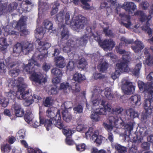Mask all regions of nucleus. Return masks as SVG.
Returning a JSON list of instances; mask_svg holds the SVG:
<instances>
[{
	"instance_id": "nucleus-1",
	"label": "nucleus",
	"mask_w": 153,
	"mask_h": 153,
	"mask_svg": "<svg viewBox=\"0 0 153 153\" xmlns=\"http://www.w3.org/2000/svg\"><path fill=\"white\" fill-rule=\"evenodd\" d=\"M138 85L140 91H146L147 94V98L144 100L143 106L146 113L148 115H150L153 109V106L152 105L153 103V82H151L148 84L141 82H138Z\"/></svg>"
},
{
	"instance_id": "nucleus-2",
	"label": "nucleus",
	"mask_w": 153,
	"mask_h": 153,
	"mask_svg": "<svg viewBox=\"0 0 153 153\" xmlns=\"http://www.w3.org/2000/svg\"><path fill=\"white\" fill-rule=\"evenodd\" d=\"M65 24L70 25L72 28L76 30L83 28L87 22V19L81 15L79 16L74 21H71L69 14L68 13L65 14Z\"/></svg>"
},
{
	"instance_id": "nucleus-3",
	"label": "nucleus",
	"mask_w": 153,
	"mask_h": 153,
	"mask_svg": "<svg viewBox=\"0 0 153 153\" xmlns=\"http://www.w3.org/2000/svg\"><path fill=\"white\" fill-rule=\"evenodd\" d=\"M37 41L39 46H40L39 50L40 53L37 55V53H38L39 52H36L32 56V59L34 61L36 60L40 61H44L46 59L47 50L51 47V44L47 42H42L39 39L37 40Z\"/></svg>"
},
{
	"instance_id": "nucleus-4",
	"label": "nucleus",
	"mask_w": 153,
	"mask_h": 153,
	"mask_svg": "<svg viewBox=\"0 0 153 153\" xmlns=\"http://www.w3.org/2000/svg\"><path fill=\"white\" fill-rule=\"evenodd\" d=\"M33 49V44L27 42L23 44L17 43L13 48V51L16 53H20L22 52L26 55L29 52L32 51Z\"/></svg>"
},
{
	"instance_id": "nucleus-5",
	"label": "nucleus",
	"mask_w": 153,
	"mask_h": 153,
	"mask_svg": "<svg viewBox=\"0 0 153 153\" xmlns=\"http://www.w3.org/2000/svg\"><path fill=\"white\" fill-rule=\"evenodd\" d=\"M123 111V109L120 106L112 108L111 109L112 114L115 116H111L108 118V120L111 123H114L115 125L118 124L119 120L120 118V116L122 112Z\"/></svg>"
},
{
	"instance_id": "nucleus-6",
	"label": "nucleus",
	"mask_w": 153,
	"mask_h": 153,
	"mask_svg": "<svg viewBox=\"0 0 153 153\" xmlns=\"http://www.w3.org/2000/svg\"><path fill=\"white\" fill-rule=\"evenodd\" d=\"M77 45L75 44V42L72 39L68 40L66 43L65 46L62 48L63 51L67 53L69 55L74 57L77 50Z\"/></svg>"
},
{
	"instance_id": "nucleus-7",
	"label": "nucleus",
	"mask_w": 153,
	"mask_h": 153,
	"mask_svg": "<svg viewBox=\"0 0 153 153\" xmlns=\"http://www.w3.org/2000/svg\"><path fill=\"white\" fill-rule=\"evenodd\" d=\"M94 39L97 41L100 46L105 49L111 50L115 45V42L112 39H105L102 41L99 36H94Z\"/></svg>"
},
{
	"instance_id": "nucleus-8",
	"label": "nucleus",
	"mask_w": 153,
	"mask_h": 153,
	"mask_svg": "<svg viewBox=\"0 0 153 153\" xmlns=\"http://www.w3.org/2000/svg\"><path fill=\"white\" fill-rule=\"evenodd\" d=\"M10 59V58L9 57L6 60V62L9 68H12L15 67V68H14L9 71V74L12 77H15L18 75L19 73L20 72V65L18 62L9 63L8 60Z\"/></svg>"
},
{
	"instance_id": "nucleus-9",
	"label": "nucleus",
	"mask_w": 153,
	"mask_h": 153,
	"mask_svg": "<svg viewBox=\"0 0 153 153\" xmlns=\"http://www.w3.org/2000/svg\"><path fill=\"white\" fill-rule=\"evenodd\" d=\"M25 16H22L17 22L15 28L20 31L21 36L26 35L28 34V31L25 25Z\"/></svg>"
},
{
	"instance_id": "nucleus-10",
	"label": "nucleus",
	"mask_w": 153,
	"mask_h": 153,
	"mask_svg": "<svg viewBox=\"0 0 153 153\" xmlns=\"http://www.w3.org/2000/svg\"><path fill=\"white\" fill-rule=\"evenodd\" d=\"M122 89L125 94H129L133 93L135 87L132 85V83L125 80H122Z\"/></svg>"
},
{
	"instance_id": "nucleus-11",
	"label": "nucleus",
	"mask_w": 153,
	"mask_h": 153,
	"mask_svg": "<svg viewBox=\"0 0 153 153\" xmlns=\"http://www.w3.org/2000/svg\"><path fill=\"white\" fill-rule=\"evenodd\" d=\"M123 54L122 57V59L123 61L117 63V66L120 69H122V67H123L124 68H125V70L126 69L128 71V64L130 58V53L126 51V52L124 53Z\"/></svg>"
},
{
	"instance_id": "nucleus-12",
	"label": "nucleus",
	"mask_w": 153,
	"mask_h": 153,
	"mask_svg": "<svg viewBox=\"0 0 153 153\" xmlns=\"http://www.w3.org/2000/svg\"><path fill=\"white\" fill-rule=\"evenodd\" d=\"M35 65L39 67L40 66V64L36 61H33L32 59L29 60L28 64H26L24 67V70L26 72L27 74H30L35 71V69L34 67Z\"/></svg>"
},
{
	"instance_id": "nucleus-13",
	"label": "nucleus",
	"mask_w": 153,
	"mask_h": 153,
	"mask_svg": "<svg viewBox=\"0 0 153 153\" xmlns=\"http://www.w3.org/2000/svg\"><path fill=\"white\" fill-rule=\"evenodd\" d=\"M19 88V91L18 92L19 93L20 95L21 96V98L25 100V105L26 106L28 104L27 101L28 100H30V99H29V98L31 97L32 95V93L31 92H29V90L25 91L26 88Z\"/></svg>"
},
{
	"instance_id": "nucleus-14",
	"label": "nucleus",
	"mask_w": 153,
	"mask_h": 153,
	"mask_svg": "<svg viewBox=\"0 0 153 153\" xmlns=\"http://www.w3.org/2000/svg\"><path fill=\"white\" fill-rule=\"evenodd\" d=\"M142 139L140 137L136 135L133 137L132 141L133 142L132 146L128 150V153H137L138 152L137 148L135 143H139L141 142Z\"/></svg>"
},
{
	"instance_id": "nucleus-15",
	"label": "nucleus",
	"mask_w": 153,
	"mask_h": 153,
	"mask_svg": "<svg viewBox=\"0 0 153 153\" xmlns=\"http://www.w3.org/2000/svg\"><path fill=\"white\" fill-rule=\"evenodd\" d=\"M31 74L30 78L31 81L39 84L45 82L46 79L45 78H43L41 74H38L35 71Z\"/></svg>"
},
{
	"instance_id": "nucleus-16",
	"label": "nucleus",
	"mask_w": 153,
	"mask_h": 153,
	"mask_svg": "<svg viewBox=\"0 0 153 153\" xmlns=\"http://www.w3.org/2000/svg\"><path fill=\"white\" fill-rule=\"evenodd\" d=\"M40 122L41 124H44L47 131H48L53 127L54 121L52 119H45L43 117H42L40 115L39 116Z\"/></svg>"
},
{
	"instance_id": "nucleus-17",
	"label": "nucleus",
	"mask_w": 153,
	"mask_h": 153,
	"mask_svg": "<svg viewBox=\"0 0 153 153\" xmlns=\"http://www.w3.org/2000/svg\"><path fill=\"white\" fill-rule=\"evenodd\" d=\"M134 15L138 17L140 21L142 22H143L147 20H150L152 18L150 15L147 16L143 11L140 10H138L134 12Z\"/></svg>"
},
{
	"instance_id": "nucleus-18",
	"label": "nucleus",
	"mask_w": 153,
	"mask_h": 153,
	"mask_svg": "<svg viewBox=\"0 0 153 153\" xmlns=\"http://www.w3.org/2000/svg\"><path fill=\"white\" fill-rule=\"evenodd\" d=\"M130 106L134 107L136 105H140L141 103L140 96L138 94L132 95L129 99Z\"/></svg>"
},
{
	"instance_id": "nucleus-19",
	"label": "nucleus",
	"mask_w": 153,
	"mask_h": 153,
	"mask_svg": "<svg viewBox=\"0 0 153 153\" xmlns=\"http://www.w3.org/2000/svg\"><path fill=\"white\" fill-rule=\"evenodd\" d=\"M54 125L60 129H63L65 127V125L62 120H61L60 112L58 111L56 115V118L54 120Z\"/></svg>"
},
{
	"instance_id": "nucleus-20",
	"label": "nucleus",
	"mask_w": 153,
	"mask_h": 153,
	"mask_svg": "<svg viewBox=\"0 0 153 153\" xmlns=\"http://www.w3.org/2000/svg\"><path fill=\"white\" fill-rule=\"evenodd\" d=\"M126 113L124 118L125 121L128 120L130 119H133L138 116L137 112L131 108L127 109Z\"/></svg>"
},
{
	"instance_id": "nucleus-21",
	"label": "nucleus",
	"mask_w": 153,
	"mask_h": 153,
	"mask_svg": "<svg viewBox=\"0 0 153 153\" xmlns=\"http://www.w3.org/2000/svg\"><path fill=\"white\" fill-rule=\"evenodd\" d=\"M13 106L14 112L16 116L17 117H22L24 115V110L20 105L15 103Z\"/></svg>"
},
{
	"instance_id": "nucleus-22",
	"label": "nucleus",
	"mask_w": 153,
	"mask_h": 153,
	"mask_svg": "<svg viewBox=\"0 0 153 153\" xmlns=\"http://www.w3.org/2000/svg\"><path fill=\"white\" fill-rule=\"evenodd\" d=\"M123 7L125 10L129 12L134 11L137 8V6L134 2H125Z\"/></svg>"
},
{
	"instance_id": "nucleus-23",
	"label": "nucleus",
	"mask_w": 153,
	"mask_h": 153,
	"mask_svg": "<svg viewBox=\"0 0 153 153\" xmlns=\"http://www.w3.org/2000/svg\"><path fill=\"white\" fill-rule=\"evenodd\" d=\"M61 27L62 28V30L61 32L62 40L64 41L68 39L70 35L69 32L68 28L64 25H62Z\"/></svg>"
},
{
	"instance_id": "nucleus-24",
	"label": "nucleus",
	"mask_w": 153,
	"mask_h": 153,
	"mask_svg": "<svg viewBox=\"0 0 153 153\" xmlns=\"http://www.w3.org/2000/svg\"><path fill=\"white\" fill-rule=\"evenodd\" d=\"M88 40V37L86 35H84L79 39H76L75 44L77 45V48L79 46H85Z\"/></svg>"
},
{
	"instance_id": "nucleus-25",
	"label": "nucleus",
	"mask_w": 153,
	"mask_h": 153,
	"mask_svg": "<svg viewBox=\"0 0 153 153\" xmlns=\"http://www.w3.org/2000/svg\"><path fill=\"white\" fill-rule=\"evenodd\" d=\"M55 61L56 66L59 68H62L66 65L64 59L62 56L56 57L54 58Z\"/></svg>"
},
{
	"instance_id": "nucleus-26",
	"label": "nucleus",
	"mask_w": 153,
	"mask_h": 153,
	"mask_svg": "<svg viewBox=\"0 0 153 153\" xmlns=\"http://www.w3.org/2000/svg\"><path fill=\"white\" fill-rule=\"evenodd\" d=\"M135 46H132L131 48L136 53L140 51L144 48V46L141 41L136 40L135 42Z\"/></svg>"
},
{
	"instance_id": "nucleus-27",
	"label": "nucleus",
	"mask_w": 153,
	"mask_h": 153,
	"mask_svg": "<svg viewBox=\"0 0 153 153\" xmlns=\"http://www.w3.org/2000/svg\"><path fill=\"white\" fill-rule=\"evenodd\" d=\"M122 69L119 68L117 66V64L116 65V70L114 72L111 74V77L113 79H115L119 77L121 73L124 72H127L128 71L126 69L125 70L123 67H122Z\"/></svg>"
},
{
	"instance_id": "nucleus-28",
	"label": "nucleus",
	"mask_w": 153,
	"mask_h": 153,
	"mask_svg": "<svg viewBox=\"0 0 153 153\" xmlns=\"http://www.w3.org/2000/svg\"><path fill=\"white\" fill-rule=\"evenodd\" d=\"M135 123L133 120L125 124L124 128L126 132L129 135L131 134V131L133 130Z\"/></svg>"
},
{
	"instance_id": "nucleus-29",
	"label": "nucleus",
	"mask_w": 153,
	"mask_h": 153,
	"mask_svg": "<svg viewBox=\"0 0 153 153\" xmlns=\"http://www.w3.org/2000/svg\"><path fill=\"white\" fill-rule=\"evenodd\" d=\"M111 109V105H108L105 107L97 109L96 111L100 115H105L106 114L107 112H109Z\"/></svg>"
},
{
	"instance_id": "nucleus-30",
	"label": "nucleus",
	"mask_w": 153,
	"mask_h": 153,
	"mask_svg": "<svg viewBox=\"0 0 153 153\" xmlns=\"http://www.w3.org/2000/svg\"><path fill=\"white\" fill-rule=\"evenodd\" d=\"M73 79L75 81L79 83L85 80V78L84 75L78 72H76L74 74Z\"/></svg>"
},
{
	"instance_id": "nucleus-31",
	"label": "nucleus",
	"mask_w": 153,
	"mask_h": 153,
	"mask_svg": "<svg viewBox=\"0 0 153 153\" xmlns=\"http://www.w3.org/2000/svg\"><path fill=\"white\" fill-rule=\"evenodd\" d=\"M141 66L142 63L140 62L136 65L135 68L131 69L130 71L132 74L136 76H138L139 75Z\"/></svg>"
},
{
	"instance_id": "nucleus-32",
	"label": "nucleus",
	"mask_w": 153,
	"mask_h": 153,
	"mask_svg": "<svg viewBox=\"0 0 153 153\" xmlns=\"http://www.w3.org/2000/svg\"><path fill=\"white\" fill-rule=\"evenodd\" d=\"M62 113L63 120L66 122H70L72 119L71 115L67 111H63Z\"/></svg>"
},
{
	"instance_id": "nucleus-33",
	"label": "nucleus",
	"mask_w": 153,
	"mask_h": 153,
	"mask_svg": "<svg viewBox=\"0 0 153 153\" xmlns=\"http://www.w3.org/2000/svg\"><path fill=\"white\" fill-rule=\"evenodd\" d=\"M64 13L63 12L60 11L59 13L57 14L54 18L55 21L56 23L59 24L63 22L64 19Z\"/></svg>"
},
{
	"instance_id": "nucleus-34",
	"label": "nucleus",
	"mask_w": 153,
	"mask_h": 153,
	"mask_svg": "<svg viewBox=\"0 0 153 153\" xmlns=\"http://www.w3.org/2000/svg\"><path fill=\"white\" fill-rule=\"evenodd\" d=\"M16 86L18 88V91H19V88H26L27 87V85L24 83V79L23 78L19 77L16 82Z\"/></svg>"
},
{
	"instance_id": "nucleus-35",
	"label": "nucleus",
	"mask_w": 153,
	"mask_h": 153,
	"mask_svg": "<svg viewBox=\"0 0 153 153\" xmlns=\"http://www.w3.org/2000/svg\"><path fill=\"white\" fill-rule=\"evenodd\" d=\"M115 149L119 153H125L127 151L126 147L122 146L118 143H116L114 145Z\"/></svg>"
},
{
	"instance_id": "nucleus-36",
	"label": "nucleus",
	"mask_w": 153,
	"mask_h": 153,
	"mask_svg": "<svg viewBox=\"0 0 153 153\" xmlns=\"http://www.w3.org/2000/svg\"><path fill=\"white\" fill-rule=\"evenodd\" d=\"M108 63L106 62L100 63L98 65L97 68L100 72H104L107 69L108 67Z\"/></svg>"
},
{
	"instance_id": "nucleus-37",
	"label": "nucleus",
	"mask_w": 153,
	"mask_h": 153,
	"mask_svg": "<svg viewBox=\"0 0 153 153\" xmlns=\"http://www.w3.org/2000/svg\"><path fill=\"white\" fill-rule=\"evenodd\" d=\"M95 139V142L99 145H100L102 141L105 140V138L102 136H98L97 134L94 135L92 136V139Z\"/></svg>"
},
{
	"instance_id": "nucleus-38",
	"label": "nucleus",
	"mask_w": 153,
	"mask_h": 153,
	"mask_svg": "<svg viewBox=\"0 0 153 153\" xmlns=\"http://www.w3.org/2000/svg\"><path fill=\"white\" fill-rule=\"evenodd\" d=\"M10 145L7 143L2 144L1 146V151L2 153H8L11 149Z\"/></svg>"
},
{
	"instance_id": "nucleus-39",
	"label": "nucleus",
	"mask_w": 153,
	"mask_h": 153,
	"mask_svg": "<svg viewBox=\"0 0 153 153\" xmlns=\"http://www.w3.org/2000/svg\"><path fill=\"white\" fill-rule=\"evenodd\" d=\"M146 21V24L143 26L142 29L143 30L147 31L148 34L149 35L152 34V30L149 27L150 25L149 22V20Z\"/></svg>"
},
{
	"instance_id": "nucleus-40",
	"label": "nucleus",
	"mask_w": 153,
	"mask_h": 153,
	"mask_svg": "<svg viewBox=\"0 0 153 153\" xmlns=\"http://www.w3.org/2000/svg\"><path fill=\"white\" fill-rule=\"evenodd\" d=\"M42 98L37 95L34 94L32 97V98L30 100H28L27 101L28 103V105H27V106H29L30 105L33 103L34 101L36 102H38L39 100H41Z\"/></svg>"
},
{
	"instance_id": "nucleus-41",
	"label": "nucleus",
	"mask_w": 153,
	"mask_h": 153,
	"mask_svg": "<svg viewBox=\"0 0 153 153\" xmlns=\"http://www.w3.org/2000/svg\"><path fill=\"white\" fill-rule=\"evenodd\" d=\"M43 25L44 27L48 30H55L54 29L53 30V24L52 22L46 19L43 22Z\"/></svg>"
},
{
	"instance_id": "nucleus-42",
	"label": "nucleus",
	"mask_w": 153,
	"mask_h": 153,
	"mask_svg": "<svg viewBox=\"0 0 153 153\" xmlns=\"http://www.w3.org/2000/svg\"><path fill=\"white\" fill-rule=\"evenodd\" d=\"M87 65L86 60L84 58H82L79 61L77 66L79 68L83 69Z\"/></svg>"
},
{
	"instance_id": "nucleus-43",
	"label": "nucleus",
	"mask_w": 153,
	"mask_h": 153,
	"mask_svg": "<svg viewBox=\"0 0 153 153\" xmlns=\"http://www.w3.org/2000/svg\"><path fill=\"white\" fill-rule=\"evenodd\" d=\"M52 74L57 77H61L62 75V71L56 68H53L51 70Z\"/></svg>"
},
{
	"instance_id": "nucleus-44",
	"label": "nucleus",
	"mask_w": 153,
	"mask_h": 153,
	"mask_svg": "<svg viewBox=\"0 0 153 153\" xmlns=\"http://www.w3.org/2000/svg\"><path fill=\"white\" fill-rule=\"evenodd\" d=\"M123 17V18H124L126 19V21L127 23H125L122 21L121 24L127 28L129 27L131 25L130 17L127 15H124Z\"/></svg>"
},
{
	"instance_id": "nucleus-45",
	"label": "nucleus",
	"mask_w": 153,
	"mask_h": 153,
	"mask_svg": "<svg viewBox=\"0 0 153 153\" xmlns=\"http://www.w3.org/2000/svg\"><path fill=\"white\" fill-rule=\"evenodd\" d=\"M59 6V4L58 3V1H56L54 2V4L51 13V16L53 15L57 12Z\"/></svg>"
},
{
	"instance_id": "nucleus-46",
	"label": "nucleus",
	"mask_w": 153,
	"mask_h": 153,
	"mask_svg": "<svg viewBox=\"0 0 153 153\" xmlns=\"http://www.w3.org/2000/svg\"><path fill=\"white\" fill-rule=\"evenodd\" d=\"M99 114L96 111L95 112L92 114L91 118L93 121L94 122H97L100 120V117Z\"/></svg>"
},
{
	"instance_id": "nucleus-47",
	"label": "nucleus",
	"mask_w": 153,
	"mask_h": 153,
	"mask_svg": "<svg viewBox=\"0 0 153 153\" xmlns=\"http://www.w3.org/2000/svg\"><path fill=\"white\" fill-rule=\"evenodd\" d=\"M76 148L78 151L83 152L87 148L86 145L84 143H80L77 144L76 143Z\"/></svg>"
},
{
	"instance_id": "nucleus-48",
	"label": "nucleus",
	"mask_w": 153,
	"mask_h": 153,
	"mask_svg": "<svg viewBox=\"0 0 153 153\" xmlns=\"http://www.w3.org/2000/svg\"><path fill=\"white\" fill-rule=\"evenodd\" d=\"M16 94L13 91H10L5 93V95L9 100H14L16 97Z\"/></svg>"
},
{
	"instance_id": "nucleus-49",
	"label": "nucleus",
	"mask_w": 153,
	"mask_h": 153,
	"mask_svg": "<svg viewBox=\"0 0 153 153\" xmlns=\"http://www.w3.org/2000/svg\"><path fill=\"white\" fill-rule=\"evenodd\" d=\"M32 114L30 111H27L24 116L25 120L27 123H29L32 119Z\"/></svg>"
},
{
	"instance_id": "nucleus-50",
	"label": "nucleus",
	"mask_w": 153,
	"mask_h": 153,
	"mask_svg": "<svg viewBox=\"0 0 153 153\" xmlns=\"http://www.w3.org/2000/svg\"><path fill=\"white\" fill-rule=\"evenodd\" d=\"M51 97H48L46 98L43 103L45 106L49 107L52 105V103L51 102Z\"/></svg>"
},
{
	"instance_id": "nucleus-51",
	"label": "nucleus",
	"mask_w": 153,
	"mask_h": 153,
	"mask_svg": "<svg viewBox=\"0 0 153 153\" xmlns=\"http://www.w3.org/2000/svg\"><path fill=\"white\" fill-rule=\"evenodd\" d=\"M47 115L48 117L50 118V119H52L53 120H54L56 118V116H55L54 112L51 110V108H48L46 111Z\"/></svg>"
},
{
	"instance_id": "nucleus-52",
	"label": "nucleus",
	"mask_w": 153,
	"mask_h": 153,
	"mask_svg": "<svg viewBox=\"0 0 153 153\" xmlns=\"http://www.w3.org/2000/svg\"><path fill=\"white\" fill-rule=\"evenodd\" d=\"M80 1L81 3L84 5L82 7L84 9L88 10L90 9V5L87 2L91 1V0H80Z\"/></svg>"
},
{
	"instance_id": "nucleus-53",
	"label": "nucleus",
	"mask_w": 153,
	"mask_h": 153,
	"mask_svg": "<svg viewBox=\"0 0 153 153\" xmlns=\"http://www.w3.org/2000/svg\"><path fill=\"white\" fill-rule=\"evenodd\" d=\"M104 94L106 98L108 100H110L112 99V94L111 93V91L109 88H106L105 89Z\"/></svg>"
},
{
	"instance_id": "nucleus-54",
	"label": "nucleus",
	"mask_w": 153,
	"mask_h": 153,
	"mask_svg": "<svg viewBox=\"0 0 153 153\" xmlns=\"http://www.w3.org/2000/svg\"><path fill=\"white\" fill-rule=\"evenodd\" d=\"M74 68V61L70 60L67 66H66V70L67 71H71L73 70Z\"/></svg>"
},
{
	"instance_id": "nucleus-55",
	"label": "nucleus",
	"mask_w": 153,
	"mask_h": 153,
	"mask_svg": "<svg viewBox=\"0 0 153 153\" xmlns=\"http://www.w3.org/2000/svg\"><path fill=\"white\" fill-rule=\"evenodd\" d=\"M73 109L76 114H80L82 112L83 108L82 106L79 104L74 107Z\"/></svg>"
},
{
	"instance_id": "nucleus-56",
	"label": "nucleus",
	"mask_w": 153,
	"mask_h": 153,
	"mask_svg": "<svg viewBox=\"0 0 153 153\" xmlns=\"http://www.w3.org/2000/svg\"><path fill=\"white\" fill-rule=\"evenodd\" d=\"M150 144L149 142L143 143L141 145V147L143 150H148L150 149Z\"/></svg>"
},
{
	"instance_id": "nucleus-57",
	"label": "nucleus",
	"mask_w": 153,
	"mask_h": 153,
	"mask_svg": "<svg viewBox=\"0 0 153 153\" xmlns=\"http://www.w3.org/2000/svg\"><path fill=\"white\" fill-rule=\"evenodd\" d=\"M58 88L56 85L52 86L49 91V93L51 94H56L58 92Z\"/></svg>"
},
{
	"instance_id": "nucleus-58",
	"label": "nucleus",
	"mask_w": 153,
	"mask_h": 153,
	"mask_svg": "<svg viewBox=\"0 0 153 153\" xmlns=\"http://www.w3.org/2000/svg\"><path fill=\"white\" fill-rule=\"evenodd\" d=\"M63 133L65 135L66 137H70L73 134V131L69 129H63Z\"/></svg>"
},
{
	"instance_id": "nucleus-59",
	"label": "nucleus",
	"mask_w": 153,
	"mask_h": 153,
	"mask_svg": "<svg viewBox=\"0 0 153 153\" xmlns=\"http://www.w3.org/2000/svg\"><path fill=\"white\" fill-rule=\"evenodd\" d=\"M122 45V43H120L119 44L118 46H116L115 47L116 52L117 53H119L120 54H123L124 53L126 52V51L121 49V46Z\"/></svg>"
},
{
	"instance_id": "nucleus-60",
	"label": "nucleus",
	"mask_w": 153,
	"mask_h": 153,
	"mask_svg": "<svg viewBox=\"0 0 153 153\" xmlns=\"http://www.w3.org/2000/svg\"><path fill=\"white\" fill-rule=\"evenodd\" d=\"M72 86L71 85H69V84L68 82H66L65 83H61L60 86V89L64 90H66L68 88L70 89H72Z\"/></svg>"
},
{
	"instance_id": "nucleus-61",
	"label": "nucleus",
	"mask_w": 153,
	"mask_h": 153,
	"mask_svg": "<svg viewBox=\"0 0 153 153\" xmlns=\"http://www.w3.org/2000/svg\"><path fill=\"white\" fill-rule=\"evenodd\" d=\"M18 6L16 2H13L9 4L8 6V9L10 11L12 12L16 9Z\"/></svg>"
},
{
	"instance_id": "nucleus-62",
	"label": "nucleus",
	"mask_w": 153,
	"mask_h": 153,
	"mask_svg": "<svg viewBox=\"0 0 153 153\" xmlns=\"http://www.w3.org/2000/svg\"><path fill=\"white\" fill-rule=\"evenodd\" d=\"M146 64L149 66H152L153 65V56H150L146 59L145 61Z\"/></svg>"
},
{
	"instance_id": "nucleus-63",
	"label": "nucleus",
	"mask_w": 153,
	"mask_h": 153,
	"mask_svg": "<svg viewBox=\"0 0 153 153\" xmlns=\"http://www.w3.org/2000/svg\"><path fill=\"white\" fill-rule=\"evenodd\" d=\"M103 32L106 36H111L113 35L111 30H108V27L104 28L103 29Z\"/></svg>"
},
{
	"instance_id": "nucleus-64",
	"label": "nucleus",
	"mask_w": 153,
	"mask_h": 153,
	"mask_svg": "<svg viewBox=\"0 0 153 153\" xmlns=\"http://www.w3.org/2000/svg\"><path fill=\"white\" fill-rule=\"evenodd\" d=\"M65 143L67 145L69 146L73 145L76 144L71 137H66L65 139Z\"/></svg>"
}]
</instances>
